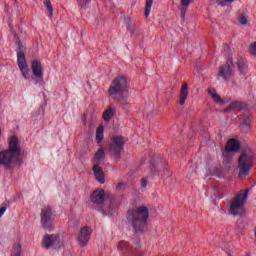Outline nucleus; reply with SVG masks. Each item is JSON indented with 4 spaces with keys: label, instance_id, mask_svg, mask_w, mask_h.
Segmentation results:
<instances>
[{
    "label": "nucleus",
    "instance_id": "obj_11",
    "mask_svg": "<svg viewBox=\"0 0 256 256\" xmlns=\"http://www.w3.org/2000/svg\"><path fill=\"white\" fill-rule=\"evenodd\" d=\"M91 233H93V231L87 226L80 230L78 235V244L80 247H86L87 243H89V239H91Z\"/></svg>",
    "mask_w": 256,
    "mask_h": 256
},
{
    "label": "nucleus",
    "instance_id": "obj_43",
    "mask_svg": "<svg viewBox=\"0 0 256 256\" xmlns=\"http://www.w3.org/2000/svg\"><path fill=\"white\" fill-rule=\"evenodd\" d=\"M222 157H225V151L222 152Z\"/></svg>",
    "mask_w": 256,
    "mask_h": 256
},
{
    "label": "nucleus",
    "instance_id": "obj_32",
    "mask_svg": "<svg viewBox=\"0 0 256 256\" xmlns=\"http://www.w3.org/2000/svg\"><path fill=\"white\" fill-rule=\"evenodd\" d=\"M15 256H21V244H16L14 247Z\"/></svg>",
    "mask_w": 256,
    "mask_h": 256
},
{
    "label": "nucleus",
    "instance_id": "obj_45",
    "mask_svg": "<svg viewBox=\"0 0 256 256\" xmlns=\"http://www.w3.org/2000/svg\"><path fill=\"white\" fill-rule=\"evenodd\" d=\"M228 256H231V254H230V253H228Z\"/></svg>",
    "mask_w": 256,
    "mask_h": 256
},
{
    "label": "nucleus",
    "instance_id": "obj_29",
    "mask_svg": "<svg viewBox=\"0 0 256 256\" xmlns=\"http://www.w3.org/2000/svg\"><path fill=\"white\" fill-rule=\"evenodd\" d=\"M80 9H87V5L91 3V0H77Z\"/></svg>",
    "mask_w": 256,
    "mask_h": 256
},
{
    "label": "nucleus",
    "instance_id": "obj_1",
    "mask_svg": "<svg viewBox=\"0 0 256 256\" xmlns=\"http://www.w3.org/2000/svg\"><path fill=\"white\" fill-rule=\"evenodd\" d=\"M23 149L19 144V138L15 135L8 139V148L0 151V167L4 169H13L14 165L21 162Z\"/></svg>",
    "mask_w": 256,
    "mask_h": 256
},
{
    "label": "nucleus",
    "instance_id": "obj_16",
    "mask_svg": "<svg viewBox=\"0 0 256 256\" xmlns=\"http://www.w3.org/2000/svg\"><path fill=\"white\" fill-rule=\"evenodd\" d=\"M32 73L36 79L43 80V66H41V62L37 60L32 62Z\"/></svg>",
    "mask_w": 256,
    "mask_h": 256
},
{
    "label": "nucleus",
    "instance_id": "obj_37",
    "mask_svg": "<svg viewBox=\"0 0 256 256\" xmlns=\"http://www.w3.org/2000/svg\"><path fill=\"white\" fill-rule=\"evenodd\" d=\"M215 3H217V5H220V7H225V0H215Z\"/></svg>",
    "mask_w": 256,
    "mask_h": 256
},
{
    "label": "nucleus",
    "instance_id": "obj_23",
    "mask_svg": "<svg viewBox=\"0 0 256 256\" xmlns=\"http://www.w3.org/2000/svg\"><path fill=\"white\" fill-rule=\"evenodd\" d=\"M187 97H189V86L187 83H184L180 89V100L179 105H185V101H187Z\"/></svg>",
    "mask_w": 256,
    "mask_h": 256
},
{
    "label": "nucleus",
    "instance_id": "obj_40",
    "mask_svg": "<svg viewBox=\"0 0 256 256\" xmlns=\"http://www.w3.org/2000/svg\"><path fill=\"white\" fill-rule=\"evenodd\" d=\"M73 223H77V219L73 218L69 221V225L72 226Z\"/></svg>",
    "mask_w": 256,
    "mask_h": 256
},
{
    "label": "nucleus",
    "instance_id": "obj_21",
    "mask_svg": "<svg viewBox=\"0 0 256 256\" xmlns=\"http://www.w3.org/2000/svg\"><path fill=\"white\" fill-rule=\"evenodd\" d=\"M191 3H193V0H181V5L179 9H180V19L182 22L185 21V15Z\"/></svg>",
    "mask_w": 256,
    "mask_h": 256
},
{
    "label": "nucleus",
    "instance_id": "obj_6",
    "mask_svg": "<svg viewBox=\"0 0 256 256\" xmlns=\"http://www.w3.org/2000/svg\"><path fill=\"white\" fill-rule=\"evenodd\" d=\"M125 141V137L115 136L108 145L109 153L116 161L121 159V153H123L125 149Z\"/></svg>",
    "mask_w": 256,
    "mask_h": 256
},
{
    "label": "nucleus",
    "instance_id": "obj_18",
    "mask_svg": "<svg viewBox=\"0 0 256 256\" xmlns=\"http://www.w3.org/2000/svg\"><path fill=\"white\" fill-rule=\"evenodd\" d=\"M92 171L98 183H105V174L103 173V168L99 166V164H94Z\"/></svg>",
    "mask_w": 256,
    "mask_h": 256
},
{
    "label": "nucleus",
    "instance_id": "obj_46",
    "mask_svg": "<svg viewBox=\"0 0 256 256\" xmlns=\"http://www.w3.org/2000/svg\"><path fill=\"white\" fill-rule=\"evenodd\" d=\"M0 135H1V129H0Z\"/></svg>",
    "mask_w": 256,
    "mask_h": 256
},
{
    "label": "nucleus",
    "instance_id": "obj_12",
    "mask_svg": "<svg viewBox=\"0 0 256 256\" xmlns=\"http://www.w3.org/2000/svg\"><path fill=\"white\" fill-rule=\"evenodd\" d=\"M245 109H247V104L243 102L234 101L226 106L225 113H234V115H237L239 111H243Z\"/></svg>",
    "mask_w": 256,
    "mask_h": 256
},
{
    "label": "nucleus",
    "instance_id": "obj_5",
    "mask_svg": "<svg viewBox=\"0 0 256 256\" xmlns=\"http://www.w3.org/2000/svg\"><path fill=\"white\" fill-rule=\"evenodd\" d=\"M253 159H255L253 154H247L246 152H243L240 155L238 159V176L240 179H245V177L249 175V171H251V168L253 167Z\"/></svg>",
    "mask_w": 256,
    "mask_h": 256
},
{
    "label": "nucleus",
    "instance_id": "obj_24",
    "mask_svg": "<svg viewBox=\"0 0 256 256\" xmlns=\"http://www.w3.org/2000/svg\"><path fill=\"white\" fill-rule=\"evenodd\" d=\"M115 113H116L115 108H113V107H108V108L104 111V113H103V115H102V118H103L104 121L109 122V121H111V119H113V117L115 116Z\"/></svg>",
    "mask_w": 256,
    "mask_h": 256
},
{
    "label": "nucleus",
    "instance_id": "obj_10",
    "mask_svg": "<svg viewBox=\"0 0 256 256\" xmlns=\"http://www.w3.org/2000/svg\"><path fill=\"white\" fill-rule=\"evenodd\" d=\"M17 63L18 67L20 69V72L24 79H29V66H27V60L25 59V53L21 49V46H19L17 50Z\"/></svg>",
    "mask_w": 256,
    "mask_h": 256
},
{
    "label": "nucleus",
    "instance_id": "obj_14",
    "mask_svg": "<svg viewBox=\"0 0 256 256\" xmlns=\"http://www.w3.org/2000/svg\"><path fill=\"white\" fill-rule=\"evenodd\" d=\"M118 250L123 251V253H130L131 256H141V249H131L127 241H120L118 244Z\"/></svg>",
    "mask_w": 256,
    "mask_h": 256
},
{
    "label": "nucleus",
    "instance_id": "obj_15",
    "mask_svg": "<svg viewBox=\"0 0 256 256\" xmlns=\"http://www.w3.org/2000/svg\"><path fill=\"white\" fill-rule=\"evenodd\" d=\"M90 201L95 205H103L105 203V190H95L91 194Z\"/></svg>",
    "mask_w": 256,
    "mask_h": 256
},
{
    "label": "nucleus",
    "instance_id": "obj_39",
    "mask_svg": "<svg viewBox=\"0 0 256 256\" xmlns=\"http://www.w3.org/2000/svg\"><path fill=\"white\" fill-rule=\"evenodd\" d=\"M226 53H228V55H231V48L229 47V45H226Z\"/></svg>",
    "mask_w": 256,
    "mask_h": 256
},
{
    "label": "nucleus",
    "instance_id": "obj_27",
    "mask_svg": "<svg viewBox=\"0 0 256 256\" xmlns=\"http://www.w3.org/2000/svg\"><path fill=\"white\" fill-rule=\"evenodd\" d=\"M151 7H153V0H146V7L144 12L145 17H149L151 14Z\"/></svg>",
    "mask_w": 256,
    "mask_h": 256
},
{
    "label": "nucleus",
    "instance_id": "obj_20",
    "mask_svg": "<svg viewBox=\"0 0 256 256\" xmlns=\"http://www.w3.org/2000/svg\"><path fill=\"white\" fill-rule=\"evenodd\" d=\"M223 198V188L216 186L211 191V199L214 205H217V202Z\"/></svg>",
    "mask_w": 256,
    "mask_h": 256
},
{
    "label": "nucleus",
    "instance_id": "obj_26",
    "mask_svg": "<svg viewBox=\"0 0 256 256\" xmlns=\"http://www.w3.org/2000/svg\"><path fill=\"white\" fill-rule=\"evenodd\" d=\"M103 139H105L104 136V128L103 126H99L96 130V141L98 145H101V143L103 142Z\"/></svg>",
    "mask_w": 256,
    "mask_h": 256
},
{
    "label": "nucleus",
    "instance_id": "obj_8",
    "mask_svg": "<svg viewBox=\"0 0 256 256\" xmlns=\"http://www.w3.org/2000/svg\"><path fill=\"white\" fill-rule=\"evenodd\" d=\"M240 147L241 144H239L237 139L232 138L228 140L225 148L226 163H231V161H233V157H235V154L238 153Z\"/></svg>",
    "mask_w": 256,
    "mask_h": 256
},
{
    "label": "nucleus",
    "instance_id": "obj_28",
    "mask_svg": "<svg viewBox=\"0 0 256 256\" xmlns=\"http://www.w3.org/2000/svg\"><path fill=\"white\" fill-rule=\"evenodd\" d=\"M44 6L46 7L50 17H53V5L51 4V0H44Z\"/></svg>",
    "mask_w": 256,
    "mask_h": 256
},
{
    "label": "nucleus",
    "instance_id": "obj_31",
    "mask_svg": "<svg viewBox=\"0 0 256 256\" xmlns=\"http://www.w3.org/2000/svg\"><path fill=\"white\" fill-rule=\"evenodd\" d=\"M240 25H247L248 20H247V16L245 15H241L238 19Z\"/></svg>",
    "mask_w": 256,
    "mask_h": 256
},
{
    "label": "nucleus",
    "instance_id": "obj_42",
    "mask_svg": "<svg viewBox=\"0 0 256 256\" xmlns=\"http://www.w3.org/2000/svg\"><path fill=\"white\" fill-rule=\"evenodd\" d=\"M150 169H151V173H153V169H155V165L152 164Z\"/></svg>",
    "mask_w": 256,
    "mask_h": 256
},
{
    "label": "nucleus",
    "instance_id": "obj_9",
    "mask_svg": "<svg viewBox=\"0 0 256 256\" xmlns=\"http://www.w3.org/2000/svg\"><path fill=\"white\" fill-rule=\"evenodd\" d=\"M225 81L228 87L235 85V66L233 65V58L228 57L225 65Z\"/></svg>",
    "mask_w": 256,
    "mask_h": 256
},
{
    "label": "nucleus",
    "instance_id": "obj_38",
    "mask_svg": "<svg viewBox=\"0 0 256 256\" xmlns=\"http://www.w3.org/2000/svg\"><path fill=\"white\" fill-rule=\"evenodd\" d=\"M5 211H7V207L0 208V217H3V215H5Z\"/></svg>",
    "mask_w": 256,
    "mask_h": 256
},
{
    "label": "nucleus",
    "instance_id": "obj_3",
    "mask_svg": "<svg viewBox=\"0 0 256 256\" xmlns=\"http://www.w3.org/2000/svg\"><path fill=\"white\" fill-rule=\"evenodd\" d=\"M127 223L132 227L133 233L139 235L147 231V220L149 219V209L140 206L137 209H131L127 212Z\"/></svg>",
    "mask_w": 256,
    "mask_h": 256
},
{
    "label": "nucleus",
    "instance_id": "obj_36",
    "mask_svg": "<svg viewBox=\"0 0 256 256\" xmlns=\"http://www.w3.org/2000/svg\"><path fill=\"white\" fill-rule=\"evenodd\" d=\"M123 187H125V183L119 182V183L116 185V191H121V189H123Z\"/></svg>",
    "mask_w": 256,
    "mask_h": 256
},
{
    "label": "nucleus",
    "instance_id": "obj_30",
    "mask_svg": "<svg viewBox=\"0 0 256 256\" xmlns=\"http://www.w3.org/2000/svg\"><path fill=\"white\" fill-rule=\"evenodd\" d=\"M125 24L127 26V29L130 33H133V20L131 18L125 19Z\"/></svg>",
    "mask_w": 256,
    "mask_h": 256
},
{
    "label": "nucleus",
    "instance_id": "obj_41",
    "mask_svg": "<svg viewBox=\"0 0 256 256\" xmlns=\"http://www.w3.org/2000/svg\"><path fill=\"white\" fill-rule=\"evenodd\" d=\"M233 1H235V0H225L226 7H227V3H233Z\"/></svg>",
    "mask_w": 256,
    "mask_h": 256
},
{
    "label": "nucleus",
    "instance_id": "obj_17",
    "mask_svg": "<svg viewBox=\"0 0 256 256\" xmlns=\"http://www.w3.org/2000/svg\"><path fill=\"white\" fill-rule=\"evenodd\" d=\"M55 243H59V236L52 234V235H46L44 236L42 240L43 247H46V249H49L50 247H53Z\"/></svg>",
    "mask_w": 256,
    "mask_h": 256
},
{
    "label": "nucleus",
    "instance_id": "obj_34",
    "mask_svg": "<svg viewBox=\"0 0 256 256\" xmlns=\"http://www.w3.org/2000/svg\"><path fill=\"white\" fill-rule=\"evenodd\" d=\"M149 185V180L147 178H142L141 179V187L145 188Z\"/></svg>",
    "mask_w": 256,
    "mask_h": 256
},
{
    "label": "nucleus",
    "instance_id": "obj_13",
    "mask_svg": "<svg viewBox=\"0 0 256 256\" xmlns=\"http://www.w3.org/2000/svg\"><path fill=\"white\" fill-rule=\"evenodd\" d=\"M209 175L212 177H218V179H223L225 177V170L221 165H212L206 172V177H209Z\"/></svg>",
    "mask_w": 256,
    "mask_h": 256
},
{
    "label": "nucleus",
    "instance_id": "obj_44",
    "mask_svg": "<svg viewBox=\"0 0 256 256\" xmlns=\"http://www.w3.org/2000/svg\"><path fill=\"white\" fill-rule=\"evenodd\" d=\"M228 11H231V6L228 7Z\"/></svg>",
    "mask_w": 256,
    "mask_h": 256
},
{
    "label": "nucleus",
    "instance_id": "obj_22",
    "mask_svg": "<svg viewBox=\"0 0 256 256\" xmlns=\"http://www.w3.org/2000/svg\"><path fill=\"white\" fill-rule=\"evenodd\" d=\"M208 95H210L211 99H213L216 105H220V106L225 105V100L221 99V96L217 94V90H215V88L208 89Z\"/></svg>",
    "mask_w": 256,
    "mask_h": 256
},
{
    "label": "nucleus",
    "instance_id": "obj_7",
    "mask_svg": "<svg viewBox=\"0 0 256 256\" xmlns=\"http://www.w3.org/2000/svg\"><path fill=\"white\" fill-rule=\"evenodd\" d=\"M40 223L45 231H49V229L53 227V224L55 223V213L53 212L52 207L46 206L42 208L40 214Z\"/></svg>",
    "mask_w": 256,
    "mask_h": 256
},
{
    "label": "nucleus",
    "instance_id": "obj_2",
    "mask_svg": "<svg viewBox=\"0 0 256 256\" xmlns=\"http://www.w3.org/2000/svg\"><path fill=\"white\" fill-rule=\"evenodd\" d=\"M108 95L121 105L122 109L127 108L129 101V80L124 75H120L112 80L108 89Z\"/></svg>",
    "mask_w": 256,
    "mask_h": 256
},
{
    "label": "nucleus",
    "instance_id": "obj_25",
    "mask_svg": "<svg viewBox=\"0 0 256 256\" xmlns=\"http://www.w3.org/2000/svg\"><path fill=\"white\" fill-rule=\"evenodd\" d=\"M105 159V151L103 149H99L94 154V165H101V161Z\"/></svg>",
    "mask_w": 256,
    "mask_h": 256
},
{
    "label": "nucleus",
    "instance_id": "obj_19",
    "mask_svg": "<svg viewBox=\"0 0 256 256\" xmlns=\"http://www.w3.org/2000/svg\"><path fill=\"white\" fill-rule=\"evenodd\" d=\"M236 67L240 75H247L249 71V65L247 64V60H245L244 58H238L236 62Z\"/></svg>",
    "mask_w": 256,
    "mask_h": 256
},
{
    "label": "nucleus",
    "instance_id": "obj_35",
    "mask_svg": "<svg viewBox=\"0 0 256 256\" xmlns=\"http://www.w3.org/2000/svg\"><path fill=\"white\" fill-rule=\"evenodd\" d=\"M114 211H115V204H110L108 207V215H113Z\"/></svg>",
    "mask_w": 256,
    "mask_h": 256
},
{
    "label": "nucleus",
    "instance_id": "obj_33",
    "mask_svg": "<svg viewBox=\"0 0 256 256\" xmlns=\"http://www.w3.org/2000/svg\"><path fill=\"white\" fill-rule=\"evenodd\" d=\"M218 77H222V79H225V66H220Z\"/></svg>",
    "mask_w": 256,
    "mask_h": 256
},
{
    "label": "nucleus",
    "instance_id": "obj_4",
    "mask_svg": "<svg viewBox=\"0 0 256 256\" xmlns=\"http://www.w3.org/2000/svg\"><path fill=\"white\" fill-rule=\"evenodd\" d=\"M249 199V188L240 190L230 201L229 213L233 217H243L245 215V205Z\"/></svg>",
    "mask_w": 256,
    "mask_h": 256
}]
</instances>
